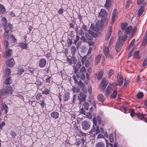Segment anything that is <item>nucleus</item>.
Masks as SVG:
<instances>
[{
  "label": "nucleus",
  "mask_w": 147,
  "mask_h": 147,
  "mask_svg": "<svg viewBox=\"0 0 147 147\" xmlns=\"http://www.w3.org/2000/svg\"><path fill=\"white\" fill-rule=\"evenodd\" d=\"M18 47H21V48L23 49H26L27 47L28 44L24 43H20L17 45Z\"/></svg>",
  "instance_id": "nucleus-25"
},
{
  "label": "nucleus",
  "mask_w": 147,
  "mask_h": 147,
  "mask_svg": "<svg viewBox=\"0 0 147 147\" xmlns=\"http://www.w3.org/2000/svg\"><path fill=\"white\" fill-rule=\"evenodd\" d=\"M137 116L140 119L144 120L147 123V117H146L143 114H140L139 113L137 115Z\"/></svg>",
  "instance_id": "nucleus-16"
},
{
  "label": "nucleus",
  "mask_w": 147,
  "mask_h": 147,
  "mask_svg": "<svg viewBox=\"0 0 147 147\" xmlns=\"http://www.w3.org/2000/svg\"><path fill=\"white\" fill-rule=\"evenodd\" d=\"M85 65L86 67H89L90 65V63L88 60H86L85 62Z\"/></svg>",
  "instance_id": "nucleus-63"
},
{
  "label": "nucleus",
  "mask_w": 147,
  "mask_h": 147,
  "mask_svg": "<svg viewBox=\"0 0 147 147\" xmlns=\"http://www.w3.org/2000/svg\"><path fill=\"white\" fill-rule=\"evenodd\" d=\"M109 141L111 143H113L114 142V138L112 136V134H111L109 135Z\"/></svg>",
  "instance_id": "nucleus-55"
},
{
  "label": "nucleus",
  "mask_w": 147,
  "mask_h": 147,
  "mask_svg": "<svg viewBox=\"0 0 147 147\" xmlns=\"http://www.w3.org/2000/svg\"><path fill=\"white\" fill-rule=\"evenodd\" d=\"M49 92L50 91L47 88H45L42 92L43 94L47 95L49 94Z\"/></svg>",
  "instance_id": "nucleus-48"
},
{
  "label": "nucleus",
  "mask_w": 147,
  "mask_h": 147,
  "mask_svg": "<svg viewBox=\"0 0 147 147\" xmlns=\"http://www.w3.org/2000/svg\"><path fill=\"white\" fill-rule=\"evenodd\" d=\"M114 71L112 69H110L109 70V73L108 74L109 78H110L111 76L114 74Z\"/></svg>",
  "instance_id": "nucleus-51"
},
{
  "label": "nucleus",
  "mask_w": 147,
  "mask_h": 147,
  "mask_svg": "<svg viewBox=\"0 0 147 147\" xmlns=\"http://www.w3.org/2000/svg\"><path fill=\"white\" fill-rule=\"evenodd\" d=\"M46 61L45 59H40L38 65L40 67H44L46 63Z\"/></svg>",
  "instance_id": "nucleus-10"
},
{
  "label": "nucleus",
  "mask_w": 147,
  "mask_h": 147,
  "mask_svg": "<svg viewBox=\"0 0 147 147\" xmlns=\"http://www.w3.org/2000/svg\"><path fill=\"white\" fill-rule=\"evenodd\" d=\"M88 32L89 34L92 36L94 37L96 36V33L90 29L88 30Z\"/></svg>",
  "instance_id": "nucleus-43"
},
{
  "label": "nucleus",
  "mask_w": 147,
  "mask_h": 147,
  "mask_svg": "<svg viewBox=\"0 0 147 147\" xmlns=\"http://www.w3.org/2000/svg\"><path fill=\"white\" fill-rule=\"evenodd\" d=\"M51 116L52 118L57 119L59 116V113L57 111H53L51 114Z\"/></svg>",
  "instance_id": "nucleus-24"
},
{
  "label": "nucleus",
  "mask_w": 147,
  "mask_h": 147,
  "mask_svg": "<svg viewBox=\"0 0 147 147\" xmlns=\"http://www.w3.org/2000/svg\"><path fill=\"white\" fill-rule=\"evenodd\" d=\"M103 71L102 70H100L99 71L97 74V78L98 80H99L101 79L103 76Z\"/></svg>",
  "instance_id": "nucleus-30"
},
{
  "label": "nucleus",
  "mask_w": 147,
  "mask_h": 147,
  "mask_svg": "<svg viewBox=\"0 0 147 147\" xmlns=\"http://www.w3.org/2000/svg\"><path fill=\"white\" fill-rule=\"evenodd\" d=\"M105 144L102 142H98L95 146V147H105Z\"/></svg>",
  "instance_id": "nucleus-31"
},
{
  "label": "nucleus",
  "mask_w": 147,
  "mask_h": 147,
  "mask_svg": "<svg viewBox=\"0 0 147 147\" xmlns=\"http://www.w3.org/2000/svg\"><path fill=\"white\" fill-rule=\"evenodd\" d=\"M4 45L5 46V48L6 49H7L9 47V42L7 40H5L4 42Z\"/></svg>",
  "instance_id": "nucleus-58"
},
{
  "label": "nucleus",
  "mask_w": 147,
  "mask_h": 147,
  "mask_svg": "<svg viewBox=\"0 0 147 147\" xmlns=\"http://www.w3.org/2000/svg\"><path fill=\"white\" fill-rule=\"evenodd\" d=\"M80 39L82 40L83 42H87L86 39L85 38V37L83 36H82L80 37Z\"/></svg>",
  "instance_id": "nucleus-61"
},
{
  "label": "nucleus",
  "mask_w": 147,
  "mask_h": 147,
  "mask_svg": "<svg viewBox=\"0 0 147 147\" xmlns=\"http://www.w3.org/2000/svg\"><path fill=\"white\" fill-rule=\"evenodd\" d=\"M139 51H137L135 52L134 54V57L136 59H138L139 57Z\"/></svg>",
  "instance_id": "nucleus-44"
},
{
  "label": "nucleus",
  "mask_w": 147,
  "mask_h": 147,
  "mask_svg": "<svg viewBox=\"0 0 147 147\" xmlns=\"http://www.w3.org/2000/svg\"><path fill=\"white\" fill-rule=\"evenodd\" d=\"M128 24L127 22L123 23L121 24V28L123 30H124L126 27L127 26Z\"/></svg>",
  "instance_id": "nucleus-36"
},
{
  "label": "nucleus",
  "mask_w": 147,
  "mask_h": 147,
  "mask_svg": "<svg viewBox=\"0 0 147 147\" xmlns=\"http://www.w3.org/2000/svg\"><path fill=\"white\" fill-rule=\"evenodd\" d=\"M147 65V58H146L143 62L142 66L144 67Z\"/></svg>",
  "instance_id": "nucleus-64"
},
{
  "label": "nucleus",
  "mask_w": 147,
  "mask_h": 147,
  "mask_svg": "<svg viewBox=\"0 0 147 147\" xmlns=\"http://www.w3.org/2000/svg\"><path fill=\"white\" fill-rule=\"evenodd\" d=\"M10 135L13 137L14 138H15L16 136V134L13 131H11L10 132Z\"/></svg>",
  "instance_id": "nucleus-57"
},
{
  "label": "nucleus",
  "mask_w": 147,
  "mask_h": 147,
  "mask_svg": "<svg viewBox=\"0 0 147 147\" xmlns=\"http://www.w3.org/2000/svg\"><path fill=\"white\" fill-rule=\"evenodd\" d=\"M90 134V139L92 140H94L95 138V135L96 134V133H92Z\"/></svg>",
  "instance_id": "nucleus-49"
},
{
  "label": "nucleus",
  "mask_w": 147,
  "mask_h": 147,
  "mask_svg": "<svg viewBox=\"0 0 147 147\" xmlns=\"http://www.w3.org/2000/svg\"><path fill=\"white\" fill-rule=\"evenodd\" d=\"M5 11V9L2 5H0V14H2Z\"/></svg>",
  "instance_id": "nucleus-37"
},
{
  "label": "nucleus",
  "mask_w": 147,
  "mask_h": 147,
  "mask_svg": "<svg viewBox=\"0 0 147 147\" xmlns=\"http://www.w3.org/2000/svg\"><path fill=\"white\" fill-rule=\"evenodd\" d=\"M40 102L39 104L41 106V107L42 108H43L45 107V104L44 102V100L43 99H41L39 101Z\"/></svg>",
  "instance_id": "nucleus-39"
},
{
  "label": "nucleus",
  "mask_w": 147,
  "mask_h": 147,
  "mask_svg": "<svg viewBox=\"0 0 147 147\" xmlns=\"http://www.w3.org/2000/svg\"><path fill=\"white\" fill-rule=\"evenodd\" d=\"M144 6H142L138 10V14L139 16H140L143 13L144 11Z\"/></svg>",
  "instance_id": "nucleus-26"
},
{
  "label": "nucleus",
  "mask_w": 147,
  "mask_h": 147,
  "mask_svg": "<svg viewBox=\"0 0 147 147\" xmlns=\"http://www.w3.org/2000/svg\"><path fill=\"white\" fill-rule=\"evenodd\" d=\"M70 93L69 92H65L63 94V99L64 102H67L70 100L71 97Z\"/></svg>",
  "instance_id": "nucleus-7"
},
{
  "label": "nucleus",
  "mask_w": 147,
  "mask_h": 147,
  "mask_svg": "<svg viewBox=\"0 0 147 147\" xmlns=\"http://www.w3.org/2000/svg\"><path fill=\"white\" fill-rule=\"evenodd\" d=\"M144 94L142 92H139L137 94V97L139 99L141 98L143 96Z\"/></svg>",
  "instance_id": "nucleus-46"
},
{
  "label": "nucleus",
  "mask_w": 147,
  "mask_h": 147,
  "mask_svg": "<svg viewBox=\"0 0 147 147\" xmlns=\"http://www.w3.org/2000/svg\"><path fill=\"white\" fill-rule=\"evenodd\" d=\"M78 85L80 86L81 88H83L84 87V85L83 83L80 80L78 82Z\"/></svg>",
  "instance_id": "nucleus-50"
},
{
  "label": "nucleus",
  "mask_w": 147,
  "mask_h": 147,
  "mask_svg": "<svg viewBox=\"0 0 147 147\" xmlns=\"http://www.w3.org/2000/svg\"><path fill=\"white\" fill-rule=\"evenodd\" d=\"M42 82L40 81L39 79H38L37 81L36 82V84L38 87V88L40 87V86L42 84Z\"/></svg>",
  "instance_id": "nucleus-54"
},
{
  "label": "nucleus",
  "mask_w": 147,
  "mask_h": 147,
  "mask_svg": "<svg viewBox=\"0 0 147 147\" xmlns=\"http://www.w3.org/2000/svg\"><path fill=\"white\" fill-rule=\"evenodd\" d=\"M12 51L11 49H9L6 51L4 53V57L6 58H8L11 56Z\"/></svg>",
  "instance_id": "nucleus-21"
},
{
  "label": "nucleus",
  "mask_w": 147,
  "mask_h": 147,
  "mask_svg": "<svg viewBox=\"0 0 147 147\" xmlns=\"http://www.w3.org/2000/svg\"><path fill=\"white\" fill-rule=\"evenodd\" d=\"M28 102L29 104H31L33 107H34L36 105L35 101L34 100H29Z\"/></svg>",
  "instance_id": "nucleus-56"
},
{
  "label": "nucleus",
  "mask_w": 147,
  "mask_h": 147,
  "mask_svg": "<svg viewBox=\"0 0 147 147\" xmlns=\"http://www.w3.org/2000/svg\"><path fill=\"white\" fill-rule=\"evenodd\" d=\"M117 10L115 8L114 9L112 14V22L113 23L115 20V17L116 15L117 14Z\"/></svg>",
  "instance_id": "nucleus-22"
},
{
  "label": "nucleus",
  "mask_w": 147,
  "mask_h": 147,
  "mask_svg": "<svg viewBox=\"0 0 147 147\" xmlns=\"http://www.w3.org/2000/svg\"><path fill=\"white\" fill-rule=\"evenodd\" d=\"M112 30V28L111 26H110L107 31V34L105 38V39L107 40L109 39L111 36Z\"/></svg>",
  "instance_id": "nucleus-19"
},
{
  "label": "nucleus",
  "mask_w": 147,
  "mask_h": 147,
  "mask_svg": "<svg viewBox=\"0 0 147 147\" xmlns=\"http://www.w3.org/2000/svg\"><path fill=\"white\" fill-rule=\"evenodd\" d=\"M101 57V55L100 54H99L96 57L95 60V62L96 63V65H97L99 63L100 61V59Z\"/></svg>",
  "instance_id": "nucleus-33"
},
{
  "label": "nucleus",
  "mask_w": 147,
  "mask_h": 147,
  "mask_svg": "<svg viewBox=\"0 0 147 147\" xmlns=\"http://www.w3.org/2000/svg\"><path fill=\"white\" fill-rule=\"evenodd\" d=\"M80 96L81 98L78 95L77 100L79 101L78 102V104L81 105L82 104V101L86 102V95L84 92H81L80 93Z\"/></svg>",
  "instance_id": "nucleus-2"
},
{
  "label": "nucleus",
  "mask_w": 147,
  "mask_h": 147,
  "mask_svg": "<svg viewBox=\"0 0 147 147\" xmlns=\"http://www.w3.org/2000/svg\"><path fill=\"white\" fill-rule=\"evenodd\" d=\"M51 77L50 76L48 78H47L45 79V82L46 84H48L47 85H49V84L50 83L51 81Z\"/></svg>",
  "instance_id": "nucleus-47"
},
{
  "label": "nucleus",
  "mask_w": 147,
  "mask_h": 147,
  "mask_svg": "<svg viewBox=\"0 0 147 147\" xmlns=\"http://www.w3.org/2000/svg\"><path fill=\"white\" fill-rule=\"evenodd\" d=\"M83 106L84 108L86 110H88V108L89 104L88 102H84V103L83 104Z\"/></svg>",
  "instance_id": "nucleus-40"
},
{
  "label": "nucleus",
  "mask_w": 147,
  "mask_h": 147,
  "mask_svg": "<svg viewBox=\"0 0 147 147\" xmlns=\"http://www.w3.org/2000/svg\"><path fill=\"white\" fill-rule=\"evenodd\" d=\"M130 82V81L128 78H125V81L124 83V86H127L129 84Z\"/></svg>",
  "instance_id": "nucleus-45"
},
{
  "label": "nucleus",
  "mask_w": 147,
  "mask_h": 147,
  "mask_svg": "<svg viewBox=\"0 0 147 147\" xmlns=\"http://www.w3.org/2000/svg\"><path fill=\"white\" fill-rule=\"evenodd\" d=\"M87 57L86 56H85L83 57L82 58L81 61L82 64H84L85 61Z\"/></svg>",
  "instance_id": "nucleus-62"
},
{
  "label": "nucleus",
  "mask_w": 147,
  "mask_h": 147,
  "mask_svg": "<svg viewBox=\"0 0 147 147\" xmlns=\"http://www.w3.org/2000/svg\"><path fill=\"white\" fill-rule=\"evenodd\" d=\"M111 5L110 0H106V3L105 4V7L107 9H109Z\"/></svg>",
  "instance_id": "nucleus-29"
},
{
  "label": "nucleus",
  "mask_w": 147,
  "mask_h": 147,
  "mask_svg": "<svg viewBox=\"0 0 147 147\" xmlns=\"http://www.w3.org/2000/svg\"><path fill=\"white\" fill-rule=\"evenodd\" d=\"M96 121L99 123L100 124H102V121L100 117L99 116H98L96 118L94 117L93 119V123L95 125V126L96 125Z\"/></svg>",
  "instance_id": "nucleus-12"
},
{
  "label": "nucleus",
  "mask_w": 147,
  "mask_h": 147,
  "mask_svg": "<svg viewBox=\"0 0 147 147\" xmlns=\"http://www.w3.org/2000/svg\"><path fill=\"white\" fill-rule=\"evenodd\" d=\"M13 26L11 24H9L7 26H5V32L7 34H8V32L11 30L13 28Z\"/></svg>",
  "instance_id": "nucleus-18"
},
{
  "label": "nucleus",
  "mask_w": 147,
  "mask_h": 147,
  "mask_svg": "<svg viewBox=\"0 0 147 147\" xmlns=\"http://www.w3.org/2000/svg\"><path fill=\"white\" fill-rule=\"evenodd\" d=\"M7 40L11 42L15 43L16 42L17 39L15 38V36L13 34H11L8 36Z\"/></svg>",
  "instance_id": "nucleus-9"
},
{
  "label": "nucleus",
  "mask_w": 147,
  "mask_h": 147,
  "mask_svg": "<svg viewBox=\"0 0 147 147\" xmlns=\"http://www.w3.org/2000/svg\"><path fill=\"white\" fill-rule=\"evenodd\" d=\"M121 47L122 46L120 44V42L119 41V40H118L115 46V48L117 52H118L120 51Z\"/></svg>",
  "instance_id": "nucleus-14"
},
{
  "label": "nucleus",
  "mask_w": 147,
  "mask_h": 147,
  "mask_svg": "<svg viewBox=\"0 0 147 147\" xmlns=\"http://www.w3.org/2000/svg\"><path fill=\"white\" fill-rule=\"evenodd\" d=\"M127 36L126 34H123L122 36H119L118 40H119V41L120 42L121 40L122 42L125 41L127 38Z\"/></svg>",
  "instance_id": "nucleus-23"
},
{
  "label": "nucleus",
  "mask_w": 147,
  "mask_h": 147,
  "mask_svg": "<svg viewBox=\"0 0 147 147\" xmlns=\"http://www.w3.org/2000/svg\"><path fill=\"white\" fill-rule=\"evenodd\" d=\"M1 109L2 111H4V113L7 114L8 111V107L5 103H3L1 105Z\"/></svg>",
  "instance_id": "nucleus-17"
},
{
  "label": "nucleus",
  "mask_w": 147,
  "mask_h": 147,
  "mask_svg": "<svg viewBox=\"0 0 147 147\" xmlns=\"http://www.w3.org/2000/svg\"><path fill=\"white\" fill-rule=\"evenodd\" d=\"M82 129L85 130H87L90 127V123L87 121H84L82 122Z\"/></svg>",
  "instance_id": "nucleus-4"
},
{
  "label": "nucleus",
  "mask_w": 147,
  "mask_h": 147,
  "mask_svg": "<svg viewBox=\"0 0 147 147\" xmlns=\"http://www.w3.org/2000/svg\"><path fill=\"white\" fill-rule=\"evenodd\" d=\"M96 126V134H97L99 133L100 131L99 126L98 125L97 126V125Z\"/></svg>",
  "instance_id": "nucleus-60"
},
{
  "label": "nucleus",
  "mask_w": 147,
  "mask_h": 147,
  "mask_svg": "<svg viewBox=\"0 0 147 147\" xmlns=\"http://www.w3.org/2000/svg\"><path fill=\"white\" fill-rule=\"evenodd\" d=\"M132 26H129L127 28L125 29L124 32L125 33L127 34H129L130 33L131 31L132 30Z\"/></svg>",
  "instance_id": "nucleus-28"
},
{
  "label": "nucleus",
  "mask_w": 147,
  "mask_h": 147,
  "mask_svg": "<svg viewBox=\"0 0 147 147\" xmlns=\"http://www.w3.org/2000/svg\"><path fill=\"white\" fill-rule=\"evenodd\" d=\"M85 36L89 41H92V40L93 39L92 37L90 36L88 33H85Z\"/></svg>",
  "instance_id": "nucleus-38"
},
{
  "label": "nucleus",
  "mask_w": 147,
  "mask_h": 147,
  "mask_svg": "<svg viewBox=\"0 0 147 147\" xmlns=\"http://www.w3.org/2000/svg\"><path fill=\"white\" fill-rule=\"evenodd\" d=\"M78 95L77 96L76 94H74L73 96V100L72 101V103L74 104H77L78 102H76V100H77Z\"/></svg>",
  "instance_id": "nucleus-32"
},
{
  "label": "nucleus",
  "mask_w": 147,
  "mask_h": 147,
  "mask_svg": "<svg viewBox=\"0 0 147 147\" xmlns=\"http://www.w3.org/2000/svg\"><path fill=\"white\" fill-rule=\"evenodd\" d=\"M24 71V69L21 67H20L18 69V74L21 75Z\"/></svg>",
  "instance_id": "nucleus-34"
},
{
  "label": "nucleus",
  "mask_w": 147,
  "mask_h": 147,
  "mask_svg": "<svg viewBox=\"0 0 147 147\" xmlns=\"http://www.w3.org/2000/svg\"><path fill=\"white\" fill-rule=\"evenodd\" d=\"M147 43V36L144 37L142 42V44L143 46H145Z\"/></svg>",
  "instance_id": "nucleus-41"
},
{
  "label": "nucleus",
  "mask_w": 147,
  "mask_h": 147,
  "mask_svg": "<svg viewBox=\"0 0 147 147\" xmlns=\"http://www.w3.org/2000/svg\"><path fill=\"white\" fill-rule=\"evenodd\" d=\"M97 99L98 101L103 103L105 99V98L104 97L102 94H100L97 96Z\"/></svg>",
  "instance_id": "nucleus-20"
},
{
  "label": "nucleus",
  "mask_w": 147,
  "mask_h": 147,
  "mask_svg": "<svg viewBox=\"0 0 147 147\" xmlns=\"http://www.w3.org/2000/svg\"><path fill=\"white\" fill-rule=\"evenodd\" d=\"M5 78L4 81L3 82L4 84L6 85H9L11 84L12 82V80L11 79V77H5Z\"/></svg>",
  "instance_id": "nucleus-13"
},
{
  "label": "nucleus",
  "mask_w": 147,
  "mask_h": 147,
  "mask_svg": "<svg viewBox=\"0 0 147 147\" xmlns=\"http://www.w3.org/2000/svg\"><path fill=\"white\" fill-rule=\"evenodd\" d=\"M13 88L10 86H7L0 90V99L3 96H7L12 94Z\"/></svg>",
  "instance_id": "nucleus-1"
},
{
  "label": "nucleus",
  "mask_w": 147,
  "mask_h": 147,
  "mask_svg": "<svg viewBox=\"0 0 147 147\" xmlns=\"http://www.w3.org/2000/svg\"><path fill=\"white\" fill-rule=\"evenodd\" d=\"M117 94V91L116 90H115L111 94L110 97L111 98L114 99L116 97Z\"/></svg>",
  "instance_id": "nucleus-35"
},
{
  "label": "nucleus",
  "mask_w": 147,
  "mask_h": 147,
  "mask_svg": "<svg viewBox=\"0 0 147 147\" xmlns=\"http://www.w3.org/2000/svg\"><path fill=\"white\" fill-rule=\"evenodd\" d=\"M80 88L78 86L76 89H73V91L74 92H80Z\"/></svg>",
  "instance_id": "nucleus-59"
},
{
  "label": "nucleus",
  "mask_w": 147,
  "mask_h": 147,
  "mask_svg": "<svg viewBox=\"0 0 147 147\" xmlns=\"http://www.w3.org/2000/svg\"><path fill=\"white\" fill-rule=\"evenodd\" d=\"M108 82L106 80L105 78L103 77L102 78L101 82L100 84V89L101 91L103 92L106 87L108 85Z\"/></svg>",
  "instance_id": "nucleus-3"
},
{
  "label": "nucleus",
  "mask_w": 147,
  "mask_h": 147,
  "mask_svg": "<svg viewBox=\"0 0 147 147\" xmlns=\"http://www.w3.org/2000/svg\"><path fill=\"white\" fill-rule=\"evenodd\" d=\"M117 81L118 83V84L120 86H121L123 84V77L121 76L120 73H119L117 74Z\"/></svg>",
  "instance_id": "nucleus-5"
},
{
  "label": "nucleus",
  "mask_w": 147,
  "mask_h": 147,
  "mask_svg": "<svg viewBox=\"0 0 147 147\" xmlns=\"http://www.w3.org/2000/svg\"><path fill=\"white\" fill-rule=\"evenodd\" d=\"M11 73V70L10 69L7 68H5L4 70L3 77L5 78V77H9Z\"/></svg>",
  "instance_id": "nucleus-11"
},
{
  "label": "nucleus",
  "mask_w": 147,
  "mask_h": 147,
  "mask_svg": "<svg viewBox=\"0 0 147 147\" xmlns=\"http://www.w3.org/2000/svg\"><path fill=\"white\" fill-rule=\"evenodd\" d=\"M103 51L104 55L107 57L110 56L109 51L108 48L107 46H105L103 49Z\"/></svg>",
  "instance_id": "nucleus-15"
},
{
  "label": "nucleus",
  "mask_w": 147,
  "mask_h": 147,
  "mask_svg": "<svg viewBox=\"0 0 147 147\" xmlns=\"http://www.w3.org/2000/svg\"><path fill=\"white\" fill-rule=\"evenodd\" d=\"M111 86L109 85L106 89L105 91V95H109L110 94L111 92Z\"/></svg>",
  "instance_id": "nucleus-27"
},
{
  "label": "nucleus",
  "mask_w": 147,
  "mask_h": 147,
  "mask_svg": "<svg viewBox=\"0 0 147 147\" xmlns=\"http://www.w3.org/2000/svg\"><path fill=\"white\" fill-rule=\"evenodd\" d=\"M7 66L9 67H12L15 64L14 59L13 58H11L7 60L6 62Z\"/></svg>",
  "instance_id": "nucleus-6"
},
{
  "label": "nucleus",
  "mask_w": 147,
  "mask_h": 147,
  "mask_svg": "<svg viewBox=\"0 0 147 147\" xmlns=\"http://www.w3.org/2000/svg\"><path fill=\"white\" fill-rule=\"evenodd\" d=\"M71 53L73 54H75L76 52V48L75 46H72L71 48Z\"/></svg>",
  "instance_id": "nucleus-42"
},
{
  "label": "nucleus",
  "mask_w": 147,
  "mask_h": 147,
  "mask_svg": "<svg viewBox=\"0 0 147 147\" xmlns=\"http://www.w3.org/2000/svg\"><path fill=\"white\" fill-rule=\"evenodd\" d=\"M94 124L93 125L92 128L91 129V130L89 132V134L92 133L93 132L96 133V127L94 126Z\"/></svg>",
  "instance_id": "nucleus-53"
},
{
  "label": "nucleus",
  "mask_w": 147,
  "mask_h": 147,
  "mask_svg": "<svg viewBox=\"0 0 147 147\" xmlns=\"http://www.w3.org/2000/svg\"><path fill=\"white\" fill-rule=\"evenodd\" d=\"M107 13L106 11L104 9H101L98 16L101 18H104L107 16Z\"/></svg>",
  "instance_id": "nucleus-8"
},
{
  "label": "nucleus",
  "mask_w": 147,
  "mask_h": 147,
  "mask_svg": "<svg viewBox=\"0 0 147 147\" xmlns=\"http://www.w3.org/2000/svg\"><path fill=\"white\" fill-rule=\"evenodd\" d=\"M135 42V39H133L131 41L129 45L128 48V49H129L130 48L132 47L133 45H134Z\"/></svg>",
  "instance_id": "nucleus-52"
}]
</instances>
